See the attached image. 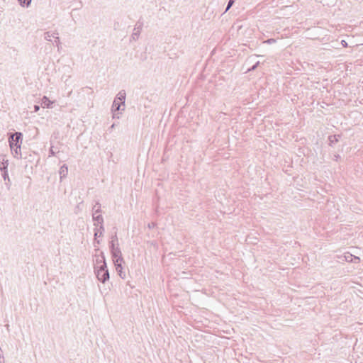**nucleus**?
Segmentation results:
<instances>
[{"mask_svg": "<svg viewBox=\"0 0 363 363\" xmlns=\"http://www.w3.org/2000/svg\"><path fill=\"white\" fill-rule=\"evenodd\" d=\"M5 182V185H6V187L7 188V189H10V187H11V180L9 178H8V179L6 181H4Z\"/></svg>", "mask_w": 363, "mask_h": 363, "instance_id": "nucleus-17", "label": "nucleus"}, {"mask_svg": "<svg viewBox=\"0 0 363 363\" xmlns=\"http://www.w3.org/2000/svg\"><path fill=\"white\" fill-rule=\"evenodd\" d=\"M341 43L343 47H346L347 45V43H346L345 40H342Z\"/></svg>", "mask_w": 363, "mask_h": 363, "instance_id": "nucleus-24", "label": "nucleus"}, {"mask_svg": "<svg viewBox=\"0 0 363 363\" xmlns=\"http://www.w3.org/2000/svg\"><path fill=\"white\" fill-rule=\"evenodd\" d=\"M259 62H257L253 66H252L250 68L248 69V72L254 71L256 69V68L259 66Z\"/></svg>", "mask_w": 363, "mask_h": 363, "instance_id": "nucleus-16", "label": "nucleus"}, {"mask_svg": "<svg viewBox=\"0 0 363 363\" xmlns=\"http://www.w3.org/2000/svg\"><path fill=\"white\" fill-rule=\"evenodd\" d=\"M109 249H110L113 262H118V261H119V262H123L124 259L122 256V252H121V250L119 248V247H113V248H109Z\"/></svg>", "mask_w": 363, "mask_h": 363, "instance_id": "nucleus-5", "label": "nucleus"}, {"mask_svg": "<svg viewBox=\"0 0 363 363\" xmlns=\"http://www.w3.org/2000/svg\"><path fill=\"white\" fill-rule=\"evenodd\" d=\"M339 137L340 135H336L329 136L330 145H333L335 143H337Z\"/></svg>", "mask_w": 363, "mask_h": 363, "instance_id": "nucleus-13", "label": "nucleus"}, {"mask_svg": "<svg viewBox=\"0 0 363 363\" xmlns=\"http://www.w3.org/2000/svg\"><path fill=\"white\" fill-rule=\"evenodd\" d=\"M97 206V210H95V212L92 213V218L94 221H96L98 223L99 225H100V235L99 236H102L104 231V218L101 214L97 215L98 213L101 212V204L99 201L96 202V204L93 207V210L95 209V207Z\"/></svg>", "mask_w": 363, "mask_h": 363, "instance_id": "nucleus-4", "label": "nucleus"}, {"mask_svg": "<svg viewBox=\"0 0 363 363\" xmlns=\"http://www.w3.org/2000/svg\"><path fill=\"white\" fill-rule=\"evenodd\" d=\"M124 263H125L124 260H123V262H119V261L113 262L118 274L123 279H124L125 278V272L123 271V264Z\"/></svg>", "mask_w": 363, "mask_h": 363, "instance_id": "nucleus-6", "label": "nucleus"}, {"mask_svg": "<svg viewBox=\"0 0 363 363\" xmlns=\"http://www.w3.org/2000/svg\"><path fill=\"white\" fill-rule=\"evenodd\" d=\"M50 156H55V152L53 150V147H51L50 149Z\"/></svg>", "mask_w": 363, "mask_h": 363, "instance_id": "nucleus-21", "label": "nucleus"}, {"mask_svg": "<svg viewBox=\"0 0 363 363\" xmlns=\"http://www.w3.org/2000/svg\"><path fill=\"white\" fill-rule=\"evenodd\" d=\"M234 3H235V0H229L228 2L227 6L225 8V12H227L232 7V6L234 4Z\"/></svg>", "mask_w": 363, "mask_h": 363, "instance_id": "nucleus-15", "label": "nucleus"}, {"mask_svg": "<svg viewBox=\"0 0 363 363\" xmlns=\"http://www.w3.org/2000/svg\"><path fill=\"white\" fill-rule=\"evenodd\" d=\"M113 247H119L118 240V236H117L116 233H115L113 235H111V241L109 242V248H113Z\"/></svg>", "mask_w": 363, "mask_h": 363, "instance_id": "nucleus-8", "label": "nucleus"}, {"mask_svg": "<svg viewBox=\"0 0 363 363\" xmlns=\"http://www.w3.org/2000/svg\"><path fill=\"white\" fill-rule=\"evenodd\" d=\"M7 162L8 161L6 162V165L5 164L4 162H1V164H3V167H1V176L4 181H6L8 179V178H9V174L7 172V165H8Z\"/></svg>", "mask_w": 363, "mask_h": 363, "instance_id": "nucleus-10", "label": "nucleus"}, {"mask_svg": "<svg viewBox=\"0 0 363 363\" xmlns=\"http://www.w3.org/2000/svg\"><path fill=\"white\" fill-rule=\"evenodd\" d=\"M335 158H336L335 160H337L340 157V155H335Z\"/></svg>", "mask_w": 363, "mask_h": 363, "instance_id": "nucleus-25", "label": "nucleus"}, {"mask_svg": "<svg viewBox=\"0 0 363 363\" xmlns=\"http://www.w3.org/2000/svg\"><path fill=\"white\" fill-rule=\"evenodd\" d=\"M114 126H115V124H113V125H111V128H114Z\"/></svg>", "mask_w": 363, "mask_h": 363, "instance_id": "nucleus-27", "label": "nucleus"}, {"mask_svg": "<svg viewBox=\"0 0 363 363\" xmlns=\"http://www.w3.org/2000/svg\"><path fill=\"white\" fill-rule=\"evenodd\" d=\"M101 259H96L97 264H101L100 266L95 267V273L97 279L102 283H105L109 279V272L107 268V264L104 252L101 253Z\"/></svg>", "mask_w": 363, "mask_h": 363, "instance_id": "nucleus-2", "label": "nucleus"}, {"mask_svg": "<svg viewBox=\"0 0 363 363\" xmlns=\"http://www.w3.org/2000/svg\"><path fill=\"white\" fill-rule=\"evenodd\" d=\"M125 96L126 94L125 90L120 91L116 95L111 107V111L113 113V118H119L118 113H116V111H119L121 110L123 111L125 109Z\"/></svg>", "mask_w": 363, "mask_h": 363, "instance_id": "nucleus-3", "label": "nucleus"}, {"mask_svg": "<svg viewBox=\"0 0 363 363\" xmlns=\"http://www.w3.org/2000/svg\"><path fill=\"white\" fill-rule=\"evenodd\" d=\"M94 230H95L94 237H95V239H96V238L100 237L99 235H100L101 230L99 228H96Z\"/></svg>", "mask_w": 363, "mask_h": 363, "instance_id": "nucleus-18", "label": "nucleus"}, {"mask_svg": "<svg viewBox=\"0 0 363 363\" xmlns=\"http://www.w3.org/2000/svg\"><path fill=\"white\" fill-rule=\"evenodd\" d=\"M22 7H28L31 4V0H18Z\"/></svg>", "mask_w": 363, "mask_h": 363, "instance_id": "nucleus-12", "label": "nucleus"}, {"mask_svg": "<svg viewBox=\"0 0 363 363\" xmlns=\"http://www.w3.org/2000/svg\"><path fill=\"white\" fill-rule=\"evenodd\" d=\"M143 23H140V25H136V26L134 28L133 33L131 35L132 40H136L138 38V36L140 35V30L142 29Z\"/></svg>", "mask_w": 363, "mask_h": 363, "instance_id": "nucleus-7", "label": "nucleus"}, {"mask_svg": "<svg viewBox=\"0 0 363 363\" xmlns=\"http://www.w3.org/2000/svg\"><path fill=\"white\" fill-rule=\"evenodd\" d=\"M95 210H97V206H96V207H95V209H94V210H93V209H92L93 213H94V212H95Z\"/></svg>", "mask_w": 363, "mask_h": 363, "instance_id": "nucleus-26", "label": "nucleus"}, {"mask_svg": "<svg viewBox=\"0 0 363 363\" xmlns=\"http://www.w3.org/2000/svg\"><path fill=\"white\" fill-rule=\"evenodd\" d=\"M55 35H53L52 33H50V32H45L44 33V38L48 40V41H50L51 40V38H53Z\"/></svg>", "mask_w": 363, "mask_h": 363, "instance_id": "nucleus-14", "label": "nucleus"}, {"mask_svg": "<svg viewBox=\"0 0 363 363\" xmlns=\"http://www.w3.org/2000/svg\"><path fill=\"white\" fill-rule=\"evenodd\" d=\"M53 101H51L47 96H44L41 99V105L44 108H51Z\"/></svg>", "mask_w": 363, "mask_h": 363, "instance_id": "nucleus-9", "label": "nucleus"}, {"mask_svg": "<svg viewBox=\"0 0 363 363\" xmlns=\"http://www.w3.org/2000/svg\"><path fill=\"white\" fill-rule=\"evenodd\" d=\"M156 226V223L154 222L150 223L147 225L148 228L152 229L154 228Z\"/></svg>", "mask_w": 363, "mask_h": 363, "instance_id": "nucleus-20", "label": "nucleus"}, {"mask_svg": "<svg viewBox=\"0 0 363 363\" xmlns=\"http://www.w3.org/2000/svg\"><path fill=\"white\" fill-rule=\"evenodd\" d=\"M23 140V134L21 132H15L14 133H9V143L11 151L14 157L17 159L21 158V146Z\"/></svg>", "mask_w": 363, "mask_h": 363, "instance_id": "nucleus-1", "label": "nucleus"}, {"mask_svg": "<svg viewBox=\"0 0 363 363\" xmlns=\"http://www.w3.org/2000/svg\"><path fill=\"white\" fill-rule=\"evenodd\" d=\"M55 38V43H56L57 48H59L60 45V38L58 36H54Z\"/></svg>", "mask_w": 363, "mask_h": 363, "instance_id": "nucleus-19", "label": "nucleus"}, {"mask_svg": "<svg viewBox=\"0 0 363 363\" xmlns=\"http://www.w3.org/2000/svg\"><path fill=\"white\" fill-rule=\"evenodd\" d=\"M67 173H68L67 167L65 164L62 165L60 169V178L62 179L63 177H65L67 175Z\"/></svg>", "mask_w": 363, "mask_h": 363, "instance_id": "nucleus-11", "label": "nucleus"}, {"mask_svg": "<svg viewBox=\"0 0 363 363\" xmlns=\"http://www.w3.org/2000/svg\"><path fill=\"white\" fill-rule=\"evenodd\" d=\"M267 42L268 43H272L275 42V40L273 38H271V39H268Z\"/></svg>", "mask_w": 363, "mask_h": 363, "instance_id": "nucleus-23", "label": "nucleus"}, {"mask_svg": "<svg viewBox=\"0 0 363 363\" xmlns=\"http://www.w3.org/2000/svg\"><path fill=\"white\" fill-rule=\"evenodd\" d=\"M33 109H34V112L38 111L40 110V106L39 105H34Z\"/></svg>", "mask_w": 363, "mask_h": 363, "instance_id": "nucleus-22", "label": "nucleus"}]
</instances>
